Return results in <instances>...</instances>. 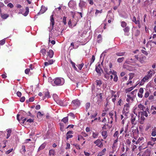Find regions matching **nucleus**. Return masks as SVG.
I'll return each mask as SVG.
<instances>
[{"instance_id": "f257e3e1", "label": "nucleus", "mask_w": 156, "mask_h": 156, "mask_svg": "<svg viewBox=\"0 0 156 156\" xmlns=\"http://www.w3.org/2000/svg\"><path fill=\"white\" fill-rule=\"evenodd\" d=\"M104 69L105 72L104 75L105 77L107 79H109L110 77L109 75L111 74H112L113 72L111 69H108L106 67H104Z\"/></svg>"}, {"instance_id": "f03ea898", "label": "nucleus", "mask_w": 156, "mask_h": 156, "mask_svg": "<svg viewBox=\"0 0 156 156\" xmlns=\"http://www.w3.org/2000/svg\"><path fill=\"white\" fill-rule=\"evenodd\" d=\"M64 83V80L62 78H56L54 80V83L57 85H61Z\"/></svg>"}, {"instance_id": "7ed1b4c3", "label": "nucleus", "mask_w": 156, "mask_h": 156, "mask_svg": "<svg viewBox=\"0 0 156 156\" xmlns=\"http://www.w3.org/2000/svg\"><path fill=\"white\" fill-rule=\"evenodd\" d=\"M138 117H140V123L141 124H143L144 121L145 119L144 117V112H140L138 113Z\"/></svg>"}, {"instance_id": "20e7f679", "label": "nucleus", "mask_w": 156, "mask_h": 156, "mask_svg": "<svg viewBox=\"0 0 156 156\" xmlns=\"http://www.w3.org/2000/svg\"><path fill=\"white\" fill-rule=\"evenodd\" d=\"M94 143L96 144V145L99 147L101 148L103 146V143L101 142V141L100 139H98L96 140L94 142Z\"/></svg>"}, {"instance_id": "39448f33", "label": "nucleus", "mask_w": 156, "mask_h": 156, "mask_svg": "<svg viewBox=\"0 0 156 156\" xmlns=\"http://www.w3.org/2000/svg\"><path fill=\"white\" fill-rule=\"evenodd\" d=\"M152 76V71L150 70L148 73V74L145 76L142 80V81H145L148 80L149 79L151 78Z\"/></svg>"}, {"instance_id": "423d86ee", "label": "nucleus", "mask_w": 156, "mask_h": 156, "mask_svg": "<svg viewBox=\"0 0 156 156\" xmlns=\"http://www.w3.org/2000/svg\"><path fill=\"white\" fill-rule=\"evenodd\" d=\"M72 104L73 105V106H75L76 108L79 106L80 104V101L78 100H73L72 101Z\"/></svg>"}, {"instance_id": "0eeeda50", "label": "nucleus", "mask_w": 156, "mask_h": 156, "mask_svg": "<svg viewBox=\"0 0 156 156\" xmlns=\"http://www.w3.org/2000/svg\"><path fill=\"white\" fill-rule=\"evenodd\" d=\"M134 114H132L131 115V123L132 124H135V123L134 122L135 121V118L136 117L137 114L134 113Z\"/></svg>"}, {"instance_id": "6e6552de", "label": "nucleus", "mask_w": 156, "mask_h": 156, "mask_svg": "<svg viewBox=\"0 0 156 156\" xmlns=\"http://www.w3.org/2000/svg\"><path fill=\"white\" fill-rule=\"evenodd\" d=\"M73 131L72 130H69L68 131L66 134V139L67 140H68L69 138H72L73 136V135L69 134H73Z\"/></svg>"}, {"instance_id": "1a4fd4ad", "label": "nucleus", "mask_w": 156, "mask_h": 156, "mask_svg": "<svg viewBox=\"0 0 156 156\" xmlns=\"http://www.w3.org/2000/svg\"><path fill=\"white\" fill-rule=\"evenodd\" d=\"M86 5L87 3L85 2L82 0H80V3L79 4V6L81 8L82 10H83V7L85 6Z\"/></svg>"}, {"instance_id": "9d476101", "label": "nucleus", "mask_w": 156, "mask_h": 156, "mask_svg": "<svg viewBox=\"0 0 156 156\" xmlns=\"http://www.w3.org/2000/svg\"><path fill=\"white\" fill-rule=\"evenodd\" d=\"M47 9L44 6H42L41 9L37 15H40L44 13L47 10Z\"/></svg>"}, {"instance_id": "9b49d317", "label": "nucleus", "mask_w": 156, "mask_h": 156, "mask_svg": "<svg viewBox=\"0 0 156 156\" xmlns=\"http://www.w3.org/2000/svg\"><path fill=\"white\" fill-rule=\"evenodd\" d=\"M150 154L151 151L147 149L143 153L142 156H150Z\"/></svg>"}, {"instance_id": "f8f14e48", "label": "nucleus", "mask_w": 156, "mask_h": 156, "mask_svg": "<svg viewBox=\"0 0 156 156\" xmlns=\"http://www.w3.org/2000/svg\"><path fill=\"white\" fill-rule=\"evenodd\" d=\"M47 55L50 58H52L54 55V52L51 49L49 50V51L47 52Z\"/></svg>"}, {"instance_id": "ddd939ff", "label": "nucleus", "mask_w": 156, "mask_h": 156, "mask_svg": "<svg viewBox=\"0 0 156 156\" xmlns=\"http://www.w3.org/2000/svg\"><path fill=\"white\" fill-rule=\"evenodd\" d=\"M95 70L96 72L99 74L101 73V70L102 71H103L101 69V66L100 64H99L96 67Z\"/></svg>"}, {"instance_id": "4468645a", "label": "nucleus", "mask_w": 156, "mask_h": 156, "mask_svg": "<svg viewBox=\"0 0 156 156\" xmlns=\"http://www.w3.org/2000/svg\"><path fill=\"white\" fill-rule=\"evenodd\" d=\"M50 18L51 24L52 27L53 28L54 27V26L55 23L54 20L53 18V15H51Z\"/></svg>"}, {"instance_id": "2eb2a0df", "label": "nucleus", "mask_w": 156, "mask_h": 156, "mask_svg": "<svg viewBox=\"0 0 156 156\" xmlns=\"http://www.w3.org/2000/svg\"><path fill=\"white\" fill-rule=\"evenodd\" d=\"M74 4V2L72 0L70 1L68 4V6L69 8H73L74 9H75Z\"/></svg>"}, {"instance_id": "dca6fc26", "label": "nucleus", "mask_w": 156, "mask_h": 156, "mask_svg": "<svg viewBox=\"0 0 156 156\" xmlns=\"http://www.w3.org/2000/svg\"><path fill=\"white\" fill-rule=\"evenodd\" d=\"M112 75L114 76V81L115 82H117L118 80V77L117 75V72L113 70Z\"/></svg>"}, {"instance_id": "f3484780", "label": "nucleus", "mask_w": 156, "mask_h": 156, "mask_svg": "<svg viewBox=\"0 0 156 156\" xmlns=\"http://www.w3.org/2000/svg\"><path fill=\"white\" fill-rule=\"evenodd\" d=\"M43 93L44 95V99H45L46 98H48L50 97V93L48 91L43 92Z\"/></svg>"}, {"instance_id": "a211bd4d", "label": "nucleus", "mask_w": 156, "mask_h": 156, "mask_svg": "<svg viewBox=\"0 0 156 156\" xmlns=\"http://www.w3.org/2000/svg\"><path fill=\"white\" fill-rule=\"evenodd\" d=\"M106 151V149L104 148L102 151L100 152L98 154L97 156H102L105 154V152Z\"/></svg>"}, {"instance_id": "6ab92c4d", "label": "nucleus", "mask_w": 156, "mask_h": 156, "mask_svg": "<svg viewBox=\"0 0 156 156\" xmlns=\"http://www.w3.org/2000/svg\"><path fill=\"white\" fill-rule=\"evenodd\" d=\"M112 127V125H109V124H105L103 125L102 127V129L103 130L106 129L107 128H110Z\"/></svg>"}, {"instance_id": "aec40b11", "label": "nucleus", "mask_w": 156, "mask_h": 156, "mask_svg": "<svg viewBox=\"0 0 156 156\" xmlns=\"http://www.w3.org/2000/svg\"><path fill=\"white\" fill-rule=\"evenodd\" d=\"M101 135L104 137V139H105L107 136V131H103L101 132Z\"/></svg>"}, {"instance_id": "412c9836", "label": "nucleus", "mask_w": 156, "mask_h": 156, "mask_svg": "<svg viewBox=\"0 0 156 156\" xmlns=\"http://www.w3.org/2000/svg\"><path fill=\"white\" fill-rule=\"evenodd\" d=\"M55 101L59 105L62 106H64L63 102L62 100L60 99H58L56 100V101Z\"/></svg>"}, {"instance_id": "4be33fe9", "label": "nucleus", "mask_w": 156, "mask_h": 156, "mask_svg": "<svg viewBox=\"0 0 156 156\" xmlns=\"http://www.w3.org/2000/svg\"><path fill=\"white\" fill-rule=\"evenodd\" d=\"M7 136L6 137V138L7 139H8L10 136L11 133H12V130L10 129H7Z\"/></svg>"}, {"instance_id": "5701e85b", "label": "nucleus", "mask_w": 156, "mask_h": 156, "mask_svg": "<svg viewBox=\"0 0 156 156\" xmlns=\"http://www.w3.org/2000/svg\"><path fill=\"white\" fill-rule=\"evenodd\" d=\"M99 133L98 132L92 133V137L94 138H97L98 136Z\"/></svg>"}, {"instance_id": "b1692460", "label": "nucleus", "mask_w": 156, "mask_h": 156, "mask_svg": "<svg viewBox=\"0 0 156 156\" xmlns=\"http://www.w3.org/2000/svg\"><path fill=\"white\" fill-rule=\"evenodd\" d=\"M46 144L45 143L41 145L39 147L38 149V151H40L41 150L44 149L45 147Z\"/></svg>"}, {"instance_id": "393cba45", "label": "nucleus", "mask_w": 156, "mask_h": 156, "mask_svg": "<svg viewBox=\"0 0 156 156\" xmlns=\"http://www.w3.org/2000/svg\"><path fill=\"white\" fill-rule=\"evenodd\" d=\"M95 56H94V55H93L92 56L90 60V64L89 66L88 67H90L91 66L92 64L94 62V61L95 60Z\"/></svg>"}, {"instance_id": "a878e982", "label": "nucleus", "mask_w": 156, "mask_h": 156, "mask_svg": "<svg viewBox=\"0 0 156 156\" xmlns=\"http://www.w3.org/2000/svg\"><path fill=\"white\" fill-rule=\"evenodd\" d=\"M61 121L63 122L64 123L66 124L68 123V119L67 117H64L61 120Z\"/></svg>"}, {"instance_id": "bb28decb", "label": "nucleus", "mask_w": 156, "mask_h": 156, "mask_svg": "<svg viewBox=\"0 0 156 156\" xmlns=\"http://www.w3.org/2000/svg\"><path fill=\"white\" fill-rule=\"evenodd\" d=\"M40 52L42 54L43 56H45L46 54V50L45 49L43 48L41 50Z\"/></svg>"}, {"instance_id": "cd10ccee", "label": "nucleus", "mask_w": 156, "mask_h": 156, "mask_svg": "<svg viewBox=\"0 0 156 156\" xmlns=\"http://www.w3.org/2000/svg\"><path fill=\"white\" fill-rule=\"evenodd\" d=\"M70 62L71 63V64H72V67L73 68H74V69L76 70H77V68L75 66V63L73 62L72 60H70Z\"/></svg>"}, {"instance_id": "c85d7f7f", "label": "nucleus", "mask_w": 156, "mask_h": 156, "mask_svg": "<svg viewBox=\"0 0 156 156\" xmlns=\"http://www.w3.org/2000/svg\"><path fill=\"white\" fill-rule=\"evenodd\" d=\"M29 9L28 7L26 8V11L23 14V15L25 16H26L28 14L29 12Z\"/></svg>"}, {"instance_id": "c756f323", "label": "nucleus", "mask_w": 156, "mask_h": 156, "mask_svg": "<svg viewBox=\"0 0 156 156\" xmlns=\"http://www.w3.org/2000/svg\"><path fill=\"white\" fill-rule=\"evenodd\" d=\"M44 115V114H42L40 112H39L37 113V116L38 118H41Z\"/></svg>"}, {"instance_id": "7c9ffc66", "label": "nucleus", "mask_w": 156, "mask_h": 156, "mask_svg": "<svg viewBox=\"0 0 156 156\" xmlns=\"http://www.w3.org/2000/svg\"><path fill=\"white\" fill-rule=\"evenodd\" d=\"M55 153V151L54 150L51 149L49 151V154L50 155H54Z\"/></svg>"}, {"instance_id": "2f4dec72", "label": "nucleus", "mask_w": 156, "mask_h": 156, "mask_svg": "<svg viewBox=\"0 0 156 156\" xmlns=\"http://www.w3.org/2000/svg\"><path fill=\"white\" fill-rule=\"evenodd\" d=\"M90 103L89 102H87L86 104L85 105L86 111H87L89 108L90 106Z\"/></svg>"}, {"instance_id": "473e14b6", "label": "nucleus", "mask_w": 156, "mask_h": 156, "mask_svg": "<svg viewBox=\"0 0 156 156\" xmlns=\"http://www.w3.org/2000/svg\"><path fill=\"white\" fill-rule=\"evenodd\" d=\"M125 53V52H117L116 53V55L118 56H122L124 55Z\"/></svg>"}, {"instance_id": "72a5a7b5", "label": "nucleus", "mask_w": 156, "mask_h": 156, "mask_svg": "<svg viewBox=\"0 0 156 156\" xmlns=\"http://www.w3.org/2000/svg\"><path fill=\"white\" fill-rule=\"evenodd\" d=\"M84 65V64L83 63H82L80 64H79L78 65H77V66L78 67L79 69L80 70H81L82 69L83 66Z\"/></svg>"}, {"instance_id": "f704fd0d", "label": "nucleus", "mask_w": 156, "mask_h": 156, "mask_svg": "<svg viewBox=\"0 0 156 156\" xmlns=\"http://www.w3.org/2000/svg\"><path fill=\"white\" fill-rule=\"evenodd\" d=\"M96 83L97 85L99 86H100L102 84L101 81L100 80H96Z\"/></svg>"}, {"instance_id": "c9c22d12", "label": "nucleus", "mask_w": 156, "mask_h": 156, "mask_svg": "<svg viewBox=\"0 0 156 156\" xmlns=\"http://www.w3.org/2000/svg\"><path fill=\"white\" fill-rule=\"evenodd\" d=\"M9 15L7 14H2L1 17L2 18L4 19H6L9 17Z\"/></svg>"}, {"instance_id": "e433bc0d", "label": "nucleus", "mask_w": 156, "mask_h": 156, "mask_svg": "<svg viewBox=\"0 0 156 156\" xmlns=\"http://www.w3.org/2000/svg\"><path fill=\"white\" fill-rule=\"evenodd\" d=\"M124 58L123 57H121V58H119L117 59V62H118L121 63V62H122L123 61V60H124Z\"/></svg>"}, {"instance_id": "4c0bfd02", "label": "nucleus", "mask_w": 156, "mask_h": 156, "mask_svg": "<svg viewBox=\"0 0 156 156\" xmlns=\"http://www.w3.org/2000/svg\"><path fill=\"white\" fill-rule=\"evenodd\" d=\"M117 142L118 139L117 138L114 141L113 144V147H115L116 146H117Z\"/></svg>"}, {"instance_id": "58836bf2", "label": "nucleus", "mask_w": 156, "mask_h": 156, "mask_svg": "<svg viewBox=\"0 0 156 156\" xmlns=\"http://www.w3.org/2000/svg\"><path fill=\"white\" fill-rule=\"evenodd\" d=\"M134 73H130L129 74V80H131L134 77Z\"/></svg>"}, {"instance_id": "ea45409f", "label": "nucleus", "mask_w": 156, "mask_h": 156, "mask_svg": "<svg viewBox=\"0 0 156 156\" xmlns=\"http://www.w3.org/2000/svg\"><path fill=\"white\" fill-rule=\"evenodd\" d=\"M138 107L141 109V110H142L143 111H144V109H143V108H145V107L144 105L141 104H140L138 105Z\"/></svg>"}, {"instance_id": "a19ab883", "label": "nucleus", "mask_w": 156, "mask_h": 156, "mask_svg": "<svg viewBox=\"0 0 156 156\" xmlns=\"http://www.w3.org/2000/svg\"><path fill=\"white\" fill-rule=\"evenodd\" d=\"M121 26L123 27H126V23L124 21H122L121 22Z\"/></svg>"}, {"instance_id": "79ce46f5", "label": "nucleus", "mask_w": 156, "mask_h": 156, "mask_svg": "<svg viewBox=\"0 0 156 156\" xmlns=\"http://www.w3.org/2000/svg\"><path fill=\"white\" fill-rule=\"evenodd\" d=\"M102 12V9H101L100 10H98L96 9V12L95 13V14L96 15H97L99 13H101Z\"/></svg>"}, {"instance_id": "37998d69", "label": "nucleus", "mask_w": 156, "mask_h": 156, "mask_svg": "<svg viewBox=\"0 0 156 156\" xmlns=\"http://www.w3.org/2000/svg\"><path fill=\"white\" fill-rule=\"evenodd\" d=\"M66 17L65 16H64L63 18V22L64 25H66Z\"/></svg>"}, {"instance_id": "c03bdc74", "label": "nucleus", "mask_w": 156, "mask_h": 156, "mask_svg": "<svg viewBox=\"0 0 156 156\" xmlns=\"http://www.w3.org/2000/svg\"><path fill=\"white\" fill-rule=\"evenodd\" d=\"M81 134H82V136H83L84 137H87L88 136V134L85 132H82Z\"/></svg>"}, {"instance_id": "a18cd8bd", "label": "nucleus", "mask_w": 156, "mask_h": 156, "mask_svg": "<svg viewBox=\"0 0 156 156\" xmlns=\"http://www.w3.org/2000/svg\"><path fill=\"white\" fill-rule=\"evenodd\" d=\"M135 23L136 24H137L139 28H140V21L139 20H137L136 22H135Z\"/></svg>"}, {"instance_id": "49530a36", "label": "nucleus", "mask_w": 156, "mask_h": 156, "mask_svg": "<svg viewBox=\"0 0 156 156\" xmlns=\"http://www.w3.org/2000/svg\"><path fill=\"white\" fill-rule=\"evenodd\" d=\"M7 6L12 8L13 7V5L11 3H9L7 4Z\"/></svg>"}, {"instance_id": "de8ad7c7", "label": "nucleus", "mask_w": 156, "mask_h": 156, "mask_svg": "<svg viewBox=\"0 0 156 156\" xmlns=\"http://www.w3.org/2000/svg\"><path fill=\"white\" fill-rule=\"evenodd\" d=\"M30 70V69H26L25 70V73L27 74H29Z\"/></svg>"}, {"instance_id": "09e8293b", "label": "nucleus", "mask_w": 156, "mask_h": 156, "mask_svg": "<svg viewBox=\"0 0 156 156\" xmlns=\"http://www.w3.org/2000/svg\"><path fill=\"white\" fill-rule=\"evenodd\" d=\"M5 40L4 39H3L2 40L0 41V44L1 45H3L5 44Z\"/></svg>"}, {"instance_id": "8fccbe9b", "label": "nucleus", "mask_w": 156, "mask_h": 156, "mask_svg": "<svg viewBox=\"0 0 156 156\" xmlns=\"http://www.w3.org/2000/svg\"><path fill=\"white\" fill-rule=\"evenodd\" d=\"M142 52L145 55H146L147 56L148 55V53L145 51L144 50H141Z\"/></svg>"}, {"instance_id": "3c124183", "label": "nucleus", "mask_w": 156, "mask_h": 156, "mask_svg": "<svg viewBox=\"0 0 156 156\" xmlns=\"http://www.w3.org/2000/svg\"><path fill=\"white\" fill-rule=\"evenodd\" d=\"M25 99V97L24 96L22 97L20 99V101L21 102H23Z\"/></svg>"}, {"instance_id": "603ef678", "label": "nucleus", "mask_w": 156, "mask_h": 156, "mask_svg": "<svg viewBox=\"0 0 156 156\" xmlns=\"http://www.w3.org/2000/svg\"><path fill=\"white\" fill-rule=\"evenodd\" d=\"M150 4V1L149 0H146L144 2V5H149Z\"/></svg>"}, {"instance_id": "864d4df0", "label": "nucleus", "mask_w": 156, "mask_h": 156, "mask_svg": "<svg viewBox=\"0 0 156 156\" xmlns=\"http://www.w3.org/2000/svg\"><path fill=\"white\" fill-rule=\"evenodd\" d=\"M66 149H69L70 148V144H69L67 143L66 144Z\"/></svg>"}, {"instance_id": "5fc2aeb1", "label": "nucleus", "mask_w": 156, "mask_h": 156, "mask_svg": "<svg viewBox=\"0 0 156 156\" xmlns=\"http://www.w3.org/2000/svg\"><path fill=\"white\" fill-rule=\"evenodd\" d=\"M20 120H22V123L23 124L24 122L27 120V119L26 118H24V117H21Z\"/></svg>"}, {"instance_id": "6e6d98bb", "label": "nucleus", "mask_w": 156, "mask_h": 156, "mask_svg": "<svg viewBox=\"0 0 156 156\" xmlns=\"http://www.w3.org/2000/svg\"><path fill=\"white\" fill-rule=\"evenodd\" d=\"M69 116H70L72 117L73 118H74L75 117L73 113H72V112L70 113L69 114Z\"/></svg>"}, {"instance_id": "4d7b16f0", "label": "nucleus", "mask_w": 156, "mask_h": 156, "mask_svg": "<svg viewBox=\"0 0 156 156\" xmlns=\"http://www.w3.org/2000/svg\"><path fill=\"white\" fill-rule=\"evenodd\" d=\"M16 94H17V96L19 97H21V96L22 95V94H21V92L20 91L17 92L16 93Z\"/></svg>"}, {"instance_id": "13d9d810", "label": "nucleus", "mask_w": 156, "mask_h": 156, "mask_svg": "<svg viewBox=\"0 0 156 156\" xmlns=\"http://www.w3.org/2000/svg\"><path fill=\"white\" fill-rule=\"evenodd\" d=\"M149 94V93L148 91H147L145 94L144 97L145 98H147L148 97Z\"/></svg>"}, {"instance_id": "bf43d9fd", "label": "nucleus", "mask_w": 156, "mask_h": 156, "mask_svg": "<svg viewBox=\"0 0 156 156\" xmlns=\"http://www.w3.org/2000/svg\"><path fill=\"white\" fill-rule=\"evenodd\" d=\"M34 97H32L29 98V101L30 102H32L34 101Z\"/></svg>"}, {"instance_id": "052dcab7", "label": "nucleus", "mask_w": 156, "mask_h": 156, "mask_svg": "<svg viewBox=\"0 0 156 156\" xmlns=\"http://www.w3.org/2000/svg\"><path fill=\"white\" fill-rule=\"evenodd\" d=\"M119 134V132L118 131H117L115 132V134H114V137H118L117 136Z\"/></svg>"}, {"instance_id": "680f3d73", "label": "nucleus", "mask_w": 156, "mask_h": 156, "mask_svg": "<svg viewBox=\"0 0 156 156\" xmlns=\"http://www.w3.org/2000/svg\"><path fill=\"white\" fill-rule=\"evenodd\" d=\"M34 120L32 119H29L27 120V122H29L30 123H31L33 122Z\"/></svg>"}, {"instance_id": "e2e57ef3", "label": "nucleus", "mask_w": 156, "mask_h": 156, "mask_svg": "<svg viewBox=\"0 0 156 156\" xmlns=\"http://www.w3.org/2000/svg\"><path fill=\"white\" fill-rule=\"evenodd\" d=\"M74 145L75 146V147L76 149L79 150L80 149V146L79 145H78L77 144H76Z\"/></svg>"}, {"instance_id": "0e129e2a", "label": "nucleus", "mask_w": 156, "mask_h": 156, "mask_svg": "<svg viewBox=\"0 0 156 156\" xmlns=\"http://www.w3.org/2000/svg\"><path fill=\"white\" fill-rule=\"evenodd\" d=\"M22 149L23 150L22 151H23L24 152H26V150L25 149V146L23 145L22 146Z\"/></svg>"}, {"instance_id": "69168bd1", "label": "nucleus", "mask_w": 156, "mask_h": 156, "mask_svg": "<svg viewBox=\"0 0 156 156\" xmlns=\"http://www.w3.org/2000/svg\"><path fill=\"white\" fill-rule=\"evenodd\" d=\"M144 92V90L142 88H140L139 90V93L142 94Z\"/></svg>"}, {"instance_id": "338daca9", "label": "nucleus", "mask_w": 156, "mask_h": 156, "mask_svg": "<svg viewBox=\"0 0 156 156\" xmlns=\"http://www.w3.org/2000/svg\"><path fill=\"white\" fill-rule=\"evenodd\" d=\"M140 31H139L138 30H136V34H135V35L136 36H137L138 35L140 34Z\"/></svg>"}, {"instance_id": "774afa93", "label": "nucleus", "mask_w": 156, "mask_h": 156, "mask_svg": "<svg viewBox=\"0 0 156 156\" xmlns=\"http://www.w3.org/2000/svg\"><path fill=\"white\" fill-rule=\"evenodd\" d=\"M48 62H49V64H50V65L52 64L54 62L53 60L52 59H51L48 61Z\"/></svg>"}]
</instances>
